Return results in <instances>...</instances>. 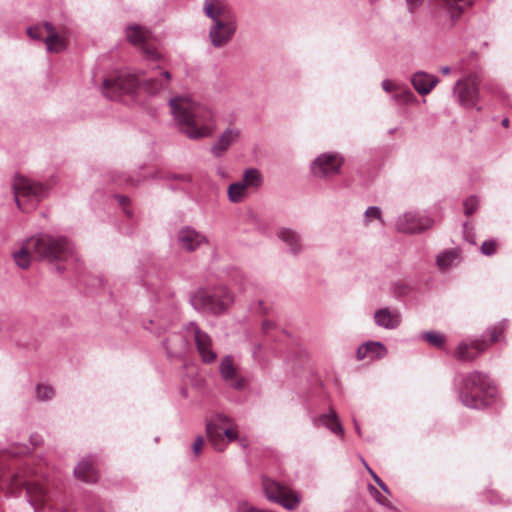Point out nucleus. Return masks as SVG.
I'll use <instances>...</instances> for the list:
<instances>
[{"label":"nucleus","instance_id":"obj_25","mask_svg":"<svg viewBox=\"0 0 512 512\" xmlns=\"http://www.w3.org/2000/svg\"><path fill=\"white\" fill-rule=\"evenodd\" d=\"M438 82V77L425 71H417L411 76V84L420 95L429 94Z\"/></svg>","mask_w":512,"mask_h":512},{"label":"nucleus","instance_id":"obj_43","mask_svg":"<svg viewBox=\"0 0 512 512\" xmlns=\"http://www.w3.org/2000/svg\"><path fill=\"white\" fill-rule=\"evenodd\" d=\"M369 490H370L371 495L374 497V499L379 504H381L382 506H385L387 508H390V509L393 508V505L389 501V499L386 496H383L375 487H373L372 485H369Z\"/></svg>","mask_w":512,"mask_h":512},{"label":"nucleus","instance_id":"obj_57","mask_svg":"<svg viewBox=\"0 0 512 512\" xmlns=\"http://www.w3.org/2000/svg\"><path fill=\"white\" fill-rule=\"evenodd\" d=\"M457 256V251L456 250H451L450 249V264L452 263L453 259L456 258Z\"/></svg>","mask_w":512,"mask_h":512},{"label":"nucleus","instance_id":"obj_19","mask_svg":"<svg viewBox=\"0 0 512 512\" xmlns=\"http://www.w3.org/2000/svg\"><path fill=\"white\" fill-rule=\"evenodd\" d=\"M488 345L484 339L480 338L464 340L455 349V357L464 362L473 361L487 349Z\"/></svg>","mask_w":512,"mask_h":512},{"label":"nucleus","instance_id":"obj_8","mask_svg":"<svg viewBox=\"0 0 512 512\" xmlns=\"http://www.w3.org/2000/svg\"><path fill=\"white\" fill-rule=\"evenodd\" d=\"M261 487L268 501L279 504L286 510L294 511L301 504L302 497L299 492L274 479L263 476Z\"/></svg>","mask_w":512,"mask_h":512},{"label":"nucleus","instance_id":"obj_18","mask_svg":"<svg viewBox=\"0 0 512 512\" xmlns=\"http://www.w3.org/2000/svg\"><path fill=\"white\" fill-rule=\"evenodd\" d=\"M178 245L187 252H193L208 242L207 237L190 226L182 227L177 234Z\"/></svg>","mask_w":512,"mask_h":512},{"label":"nucleus","instance_id":"obj_47","mask_svg":"<svg viewBox=\"0 0 512 512\" xmlns=\"http://www.w3.org/2000/svg\"><path fill=\"white\" fill-rule=\"evenodd\" d=\"M436 265L443 272H445L447 270V268H448V250H444L438 254V256L436 258Z\"/></svg>","mask_w":512,"mask_h":512},{"label":"nucleus","instance_id":"obj_59","mask_svg":"<svg viewBox=\"0 0 512 512\" xmlns=\"http://www.w3.org/2000/svg\"><path fill=\"white\" fill-rule=\"evenodd\" d=\"M354 426H355V430H356L357 434L361 435L360 426H359V424L357 423V421L355 419H354Z\"/></svg>","mask_w":512,"mask_h":512},{"label":"nucleus","instance_id":"obj_5","mask_svg":"<svg viewBox=\"0 0 512 512\" xmlns=\"http://www.w3.org/2000/svg\"><path fill=\"white\" fill-rule=\"evenodd\" d=\"M458 392L461 403L473 409H483L490 406L498 394L492 380L479 371L462 376Z\"/></svg>","mask_w":512,"mask_h":512},{"label":"nucleus","instance_id":"obj_3","mask_svg":"<svg viewBox=\"0 0 512 512\" xmlns=\"http://www.w3.org/2000/svg\"><path fill=\"white\" fill-rule=\"evenodd\" d=\"M74 255V246L65 236L39 233L25 239L13 259L19 268L27 269L31 260H43L51 264L68 261Z\"/></svg>","mask_w":512,"mask_h":512},{"label":"nucleus","instance_id":"obj_15","mask_svg":"<svg viewBox=\"0 0 512 512\" xmlns=\"http://www.w3.org/2000/svg\"><path fill=\"white\" fill-rule=\"evenodd\" d=\"M203 13L212 20V23L237 19L232 8L224 0H204Z\"/></svg>","mask_w":512,"mask_h":512},{"label":"nucleus","instance_id":"obj_20","mask_svg":"<svg viewBox=\"0 0 512 512\" xmlns=\"http://www.w3.org/2000/svg\"><path fill=\"white\" fill-rule=\"evenodd\" d=\"M219 372L222 379L231 388L235 390H242L245 387V379L238 374L237 369L234 366L233 356L226 355L222 358L219 365Z\"/></svg>","mask_w":512,"mask_h":512},{"label":"nucleus","instance_id":"obj_13","mask_svg":"<svg viewBox=\"0 0 512 512\" xmlns=\"http://www.w3.org/2000/svg\"><path fill=\"white\" fill-rule=\"evenodd\" d=\"M458 102L464 107H472L478 96V83L475 76L458 81L453 89Z\"/></svg>","mask_w":512,"mask_h":512},{"label":"nucleus","instance_id":"obj_32","mask_svg":"<svg viewBox=\"0 0 512 512\" xmlns=\"http://www.w3.org/2000/svg\"><path fill=\"white\" fill-rule=\"evenodd\" d=\"M246 188V184L241 181L230 184L227 191L229 200L240 203L244 199Z\"/></svg>","mask_w":512,"mask_h":512},{"label":"nucleus","instance_id":"obj_29","mask_svg":"<svg viewBox=\"0 0 512 512\" xmlns=\"http://www.w3.org/2000/svg\"><path fill=\"white\" fill-rule=\"evenodd\" d=\"M184 330L187 335L193 338L197 350H203L204 347L213 345V341L210 335L207 332L201 330L196 322L191 321L187 323L184 326Z\"/></svg>","mask_w":512,"mask_h":512},{"label":"nucleus","instance_id":"obj_40","mask_svg":"<svg viewBox=\"0 0 512 512\" xmlns=\"http://www.w3.org/2000/svg\"><path fill=\"white\" fill-rule=\"evenodd\" d=\"M28 36L33 40H43L47 35L45 23L43 25H35L27 29Z\"/></svg>","mask_w":512,"mask_h":512},{"label":"nucleus","instance_id":"obj_27","mask_svg":"<svg viewBox=\"0 0 512 512\" xmlns=\"http://www.w3.org/2000/svg\"><path fill=\"white\" fill-rule=\"evenodd\" d=\"M388 353L386 346L380 341H367L357 349L356 356L358 360H363L369 356L371 359H382Z\"/></svg>","mask_w":512,"mask_h":512},{"label":"nucleus","instance_id":"obj_46","mask_svg":"<svg viewBox=\"0 0 512 512\" xmlns=\"http://www.w3.org/2000/svg\"><path fill=\"white\" fill-rule=\"evenodd\" d=\"M222 432V438H226L228 442H233L238 439V431L236 427H233L232 425L227 426Z\"/></svg>","mask_w":512,"mask_h":512},{"label":"nucleus","instance_id":"obj_10","mask_svg":"<svg viewBox=\"0 0 512 512\" xmlns=\"http://www.w3.org/2000/svg\"><path fill=\"white\" fill-rule=\"evenodd\" d=\"M432 223L433 221L424 213L409 211L397 218L395 228L401 233L415 234L430 228Z\"/></svg>","mask_w":512,"mask_h":512},{"label":"nucleus","instance_id":"obj_56","mask_svg":"<svg viewBox=\"0 0 512 512\" xmlns=\"http://www.w3.org/2000/svg\"><path fill=\"white\" fill-rule=\"evenodd\" d=\"M172 178L180 180V181H183V182H190L191 181V178L188 175H173Z\"/></svg>","mask_w":512,"mask_h":512},{"label":"nucleus","instance_id":"obj_33","mask_svg":"<svg viewBox=\"0 0 512 512\" xmlns=\"http://www.w3.org/2000/svg\"><path fill=\"white\" fill-rule=\"evenodd\" d=\"M392 98L400 105L410 104L417 101L416 96L409 88H403L395 91Z\"/></svg>","mask_w":512,"mask_h":512},{"label":"nucleus","instance_id":"obj_12","mask_svg":"<svg viewBox=\"0 0 512 512\" xmlns=\"http://www.w3.org/2000/svg\"><path fill=\"white\" fill-rule=\"evenodd\" d=\"M237 31V19L218 21L212 23L209 28V40L214 48L226 46L234 37Z\"/></svg>","mask_w":512,"mask_h":512},{"label":"nucleus","instance_id":"obj_22","mask_svg":"<svg viewBox=\"0 0 512 512\" xmlns=\"http://www.w3.org/2000/svg\"><path fill=\"white\" fill-rule=\"evenodd\" d=\"M373 320L375 325L380 328L395 330L402 322V315L397 309L382 307L374 312Z\"/></svg>","mask_w":512,"mask_h":512},{"label":"nucleus","instance_id":"obj_14","mask_svg":"<svg viewBox=\"0 0 512 512\" xmlns=\"http://www.w3.org/2000/svg\"><path fill=\"white\" fill-rule=\"evenodd\" d=\"M161 345L167 357L172 359L183 357L188 350L189 342L183 333L171 332L161 339Z\"/></svg>","mask_w":512,"mask_h":512},{"label":"nucleus","instance_id":"obj_28","mask_svg":"<svg viewBox=\"0 0 512 512\" xmlns=\"http://www.w3.org/2000/svg\"><path fill=\"white\" fill-rule=\"evenodd\" d=\"M184 330L187 335L193 338L197 350H203L204 347L213 345V341L210 335L207 332L201 330L196 322L191 321L187 323L184 326Z\"/></svg>","mask_w":512,"mask_h":512},{"label":"nucleus","instance_id":"obj_11","mask_svg":"<svg viewBox=\"0 0 512 512\" xmlns=\"http://www.w3.org/2000/svg\"><path fill=\"white\" fill-rule=\"evenodd\" d=\"M230 425L232 420L223 413H215L206 421V434L215 450L221 452L226 448L221 430Z\"/></svg>","mask_w":512,"mask_h":512},{"label":"nucleus","instance_id":"obj_55","mask_svg":"<svg viewBox=\"0 0 512 512\" xmlns=\"http://www.w3.org/2000/svg\"><path fill=\"white\" fill-rule=\"evenodd\" d=\"M405 1L408 6V10L410 12H413L415 9L420 7V5L423 3V0H405Z\"/></svg>","mask_w":512,"mask_h":512},{"label":"nucleus","instance_id":"obj_49","mask_svg":"<svg viewBox=\"0 0 512 512\" xmlns=\"http://www.w3.org/2000/svg\"><path fill=\"white\" fill-rule=\"evenodd\" d=\"M276 327L275 323L271 320H264L261 324V330L264 335H268L271 330Z\"/></svg>","mask_w":512,"mask_h":512},{"label":"nucleus","instance_id":"obj_42","mask_svg":"<svg viewBox=\"0 0 512 512\" xmlns=\"http://www.w3.org/2000/svg\"><path fill=\"white\" fill-rule=\"evenodd\" d=\"M478 205H479V201L476 196H470L469 198H467L463 202L465 215L469 216V215L473 214L477 210Z\"/></svg>","mask_w":512,"mask_h":512},{"label":"nucleus","instance_id":"obj_60","mask_svg":"<svg viewBox=\"0 0 512 512\" xmlns=\"http://www.w3.org/2000/svg\"><path fill=\"white\" fill-rule=\"evenodd\" d=\"M509 119L508 118H504L501 122V124L504 126V127H508L509 126Z\"/></svg>","mask_w":512,"mask_h":512},{"label":"nucleus","instance_id":"obj_45","mask_svg":"<svg viewBox=\"0 0 512 512\" xmlns=\"http://www.w3.org/2000/svg\"><path fill=\"white\" fill-rule=\"evenodd\" d=\"M496 246L495 240L484 241L481 245V252L486 256L494 255L496 253Z\"/></svg>","mask_w":512,"mask_h":512},{"label":"nucleus","instance_id":"obj_53","mask_svg":"<svg viewBox=\"0 0 512 512\" xmlns=\"http://www.w3.org/2000/svg\"><path fill=\"white\" fill-rule=\"evenodd\" d=\"M382 89L385 92L390 93L392 91H396V86L390 80L385 79L384 81H382Z\"/></svg>","mask_w":512,"mask_h":512},{"label":"nucleus","instance_id":"obj_50","mask_svg":"<svg viewBox=\"0 0 512 512\" xmlns=\"http://www.w3.org/2000/svg\"><path fill=\"white\" fill-rule=\"evenodd\" d=\"M120 206L123 208L124 212L129 216L131 217L132 213L130 210L127 209V205L129 203V199L125 196H122V195H118L116 196Z\"/></svg>","mask_w":512,"mask_h":512},{"label":"nucleus","instance_id":"obj_24","mask_svg":"<svg viewBox=\"0 0 512 512\" xmlns=\"http://www.w3.org/2000/svg\"><path fill=\"white\" fill-rule=\"evenodd\" d=\"M74 475L77 479L88 484L97 482L99 473L95 467L94 459L91 456L82 459L74 468Z\"/></svg>","mask_w":512,"mask_h":512},{"label":"nucleus","instance_id":"obj_64","mask_svg":"<svg viewBox=\"0 0 512 512\" xmlns=\"http://www.w3.org/2000/svg\"><path fill=\"white\" fill-rule=\"evenodd\" d=\"M395 131H396V128L390 129V130H389V134L391 135V134H393Z\"/></svg>","mask_w":512,"mask_h":512},{"label":"nucleus","instance_id":"obj_36","mask_svg":"<svg viewBox=\"0 0 512 512\" xmlns=\"http://www.w3.org/2000/svg\"><path fill=\"white\" fill-rule=\"evenodd\" d=\"M55 395L54 388L46 384H38L36 386V397L38 400L48 401Z\"/></svg>","mask_w":512,"mask_h":512},{"label":"nucleus","instance_id":"obj_21","mask_svg":"<svg viewBox=\"0 0 512 512\" xmlns=\"http://www.w3.org/2000/svg\"><path fill=\"white\" fill-rule=\"evenodd\" d=\"M241 135V130L235 126H228L211 146L210 151L216 158L222 157L231 145L236 143Z\"/></svg>","mask_w":512,"mask_h":512},{"label":"nucleus","instance_id":"obj_37","mask_svg":"<svg viewBox=\"0 0 512 512\" xmlns=\"http://www.w3.org/2000/svg\"><path fill=\"white\" fill-rule=\"evenodd\" d=\"M372 220H379L383 223L382 220V210L378 206H370L364 212V224L367 226Z\"/></svg>","mask_w":512,"mask_h":512},{"label":"nucleus","instance_id":"obj_1","mask_svg":"<svg viewBox=\"0 0 512 512\" xmlns=\"http://www.w3.org/2000/svg\"><path fill=\"white\" fill-rule=\"evenodd\" d=\"M31 452V448L24 444L10 446L0 453V488L7 490L11 495H18L22 488H26V494L30 505L35 512L50 504L51 508L62 512H69L68 504L63 503L58 489H51L48 480L31 481L33 475H42L41 468L32 469L25 464L20 467L15 457Z\"/></svg>","mask_w":512,"mask_h":512},{"label":"nucleus","instance_id":"obj_39","mask_svg":"<svg viewBox=\"0 0 512 512\" xmlns=\"http://www.w3.org/2000/svg\"><path fill=\"white\" fill-rule=\"evenodd\" d=\"M198 354L205 364H212L217 359V353L213 350V345H209L203 348V350H197Z\"/></svg>","mask_w":512,"mask_h":512},{"label":"nucleus","instance_id":"obj_44","mask_svg":"<svg viewBox=\"0 0 512 512\" xmlns=\"http://www.w3.org/2000/svg\"><path fill=\"white\" fill-rule=\"evenodd\" d=\"M366 469L368 470L369 474L373 478V480L376 482V484L381 488L383 492H385L387 495H391V491L388 488V486L380 479V477L368 466L367 463H365Z\"/></svg>","mask_w":512,"mask_h":512},{"label":"nucleus","instance_id":"obj_52","mask_svg":"<svg viewBox=\"0 0 512 512\" xmlns=\"http://www.w3.org/2000/svg\"><path fill=\"white\" fill-rule=\"evenodd\" d=\"M29 441L32 448H36L42 444L43 438L38 433H33L30 435Z\"/></svg>","mask_w":512,"mask_h":512},{"label":"nucleus","instance_id":"obj_2","mask_svg":"<svg viewBox=\"0 0 512 512\" xmlns=\"http://www.w3.org/2000/svg\"><path fill=\"white\" fill-rule=\"evenodd\" d=\"M171 74L159 66L149 72L129 70L116 71L103 80L102 92L110 100H122L123 96L134 97L138 88L147 94L155 96L169 87Z\"/></svg>","mask_w":512,"mask_h":512},{"label":"nucleus","instance_id":"obj_48","mask_svg":"<svg viewBox=\"0 0 512 512\" xmlns=\"http://www.w3.org/2000/svg\"><path fill=\"white\" fill-rule=\"evenodd\" d=\"M429 4L435 13L441 10L445 12L447 10L448 0H429Z\"/></svg>","mask_w":512,"mask_h":512},{"label":"nucleus","instance_id":"obj_62","mask_svg":"<svg viewBox=\"0 0 512 512\" xmlns=\"http://www.w3.org/2000/svg\"><path fill=\"white\" fill-rule=\"evenodd\" d=\"M441 71H442L443 74H448V72H449L448 66L442 67Z\"/></svg>","mask_w":512,"mask_h":512},{"label":"nucleus","instance_id":"obj_34","mask_svg":"<svg viewBox=\"0 0 512 512\" xmlns=\"http://www.w3.org/2000/svg\"><path fill=\"white\" fill-rule=\"evenodd\" d=\"M241 182L246 184V187H258L262 183V177L257 169L249 168L245 170Z\"/></svg>","mask_w":512,"mask_h":512},{"label":"nucleus","instance_id":"obj_61","mask_svg":"<svg viewBox=\"0 0 512 512\" xmlns=\"http://www.w3.org/2000/svg\"><path fill=\"white\" fill-rule=\"evenodd\" d=\"M217 173H218L221 177H224V176H225V172H224V170H223L222 168H220V167L217 169Z\"/></svg>","mask_w":512,"mask_h":512},{"label":"nucleus","instance_id":"obj_30","mask_svg":"<svg viewBox=\"0 0 512 512\" xmlns=\"http://www.w3.org/2000/svg\"><path fill=\"white\" fill-rule=\"evenodd\" d=\"M47 35L44 38L47 50L49 52L59 53L66 48V40L55 32L50 22H45Z\"/></svg>","mask_w":512,"mask_h":512},{"label":"nucleus","instance_id":"obj_35","mask_svg":"<svg viewBox=\"0 0 512 512\" xmlns=\"http://www.w3.org/2000/svg\"><path fill=\"white\" fill-rule=\"evenodd\" d=\"M421 338L436 348L444 347L445 342H446L445 335L434 332V331H428V332L422 333Z\"/></svg>","mask_w":512,"mask_h":512},{"label":"nucleus","instance_id":"obj_31","mask_svg":"<svg viewBox=\"0 0 512 512\" xmlns=\"http://www.w3.org/2000/svg\"><path fill=\"white\" fill-rule=\"evenodd\" d=\"M473 4L474 0H450V20L458 19Z\"/></svg>","mask_w":512,"mask_h":512},{"label":"nucleus","instance_id":"obj_4","mask_svg":"<svg viewBox=\"0 0 512 512\" xmlns=\"http://www.w3.org/2000/svg\"><path fill=\"white\" fill-rule=\"evenodd\" d=\"M168 104L174 119L187 137L197 140L212 135L215 121L209 108L186 96L173 97Z\"/></svg>","mask_w":512,"mask_h":512},{"label":"nucleus","instance_id":"obj_23","mask_svg":"<svg viewBox=\"0 0 512 512\" xmlns=\"http://www.w3.org/2000/svg\"><path fill=\"white\" fill-rule=\"evenodd\" d=\"M311 421L315 427L324 426L332 433L343 437L344 429L335 410L330 409L328 413L313 416Z\"/></svg>","mask_w":512,"mask_h":512},{"label":"nucleus","instance_id":"obj_9","mask_svg":"<svg viewBox=\"0 0 512 512\" xmlns=\"http://www.w3.org/2000/svg\"><path fill=\"white\" fill-rule=\"evenodd\" d=\"M344 163V159L337 153H323L311 164V172L317 178H331L337 175Z\"/></svg>","mask_w":512,"mask_h":512},{"label":"nucleus","instance_id":"obj_63","mask_svg":"<svg viewBox=\"0 0 512 512\" xmlns=\"http://www.w3.org/2000/svg\"><path fill=\"white\" fill-rule=\"evenodd\" d=\"M240 444H241V446H242L243 448H245V447H246V445H247V444H246V441H245L244 439L240 440Z\"/></svg>","mask_w":512,"mask_h":512},{"label":"nucleus","instance_id":"obj_41","mask_svg":"<svg viewBox=\"0 0 512 512\" xmlns=\"http://www.w3.org/2000/svg\"><path fill=\"white\" fill-rule=\"evenodd\" d=\"M252 310L254 313L267 315L272 311V305L263 300H258L252 305Z\"/></svg>","mask_w":512,"mask_h":512},{"label":"nucleus","instance_id":"obj_7","mask_svg":"<svg viewBox=\"0 0 512 512\" xmlns=\"http://www.w3.org/2000/svg\"><path fill=\"white\" fill-rule=\"evenodd\" d=\"M233 302V293L224 285L199 288L190 295V304L196 311L215 316L225 313Z\"/></svg>","mask_w":512,"mask_h":512},{"label":"nucleus","instance_id":"obj_54","mask_svg":"<svg viewBox=\"0 0 512 512\" xmlns=\"http://www.w3.org/2000/svg\"><path fill=\"white\" fill-rule=\"evenodd\" d=\"M487 501L493 505L502 503L501 498L495 492H489L487 494Z\"/></svg>","mask_w":512,"mask_h":512},{"label":"nucleus","instance_id":"obj_26","mask_svg":"<svg viewBox=\"0 0 512 512\" xmlns=\"http://www.w3.org/2000/svg\"><path fill=\"white\" fill-rule=\"evenodd\" d=\"M277 236L288 247L291 254L298 255L302 252V238L296 230L282 227L277 231Z\"/></svg>","mask_w":512,"mask_h":512},{"label":"nucleus","instance_id":"obj_51","mask_svg":"<svg viewBox=\"0 0 512 512\" xmlns=\"http://www.w3.org/2000/svg\"><path fill=\"white\" fill-rule=\"evenodd\" d=\"M204 444V439L202 436H198L194 443H193V446H192V449H193V452L195 455H199L201 450H202V446Z\"/></svg>","mask_w":512,"mask_h":512},{"label":"nucleus","instance_id":"obj_16","mask_svg":"<svg viewBox=\"0 0 512 512\" xmlns=\"http://www.w3.org/2000/svg\"><path fill=\"white\" fill-rule=\"evenodd\" d=\"M127 40L135 45L140 46L149 60H158L160 58L156 49L147 45L148 32L139 25H130L126 30Z\"/></svg>","mask_w":512,"mask_h":512},{"label":"nucleus","instance_id":"obj_17","mask_svg":"<svg viewBox=\"0 0 512 512\" xmlns=\"http://www.w3.org/2000/svg\"><path fill=\"white\" fill-rule=\"evenodd\" d=\"M389 292L394 299L404 302L408 298H415L421 289L416 280L403 278L391 282Z\"/></svg>","mask_w":512,"mask_h":512},{"label":"nucleus","instance_id":"obj_58","mask_svg":"<svg viewBox=\"0 0 512 512\" xmlns=\"http://www.w3.org/2000/svg\"><path fill=\"white\" fill-rule=\"evenodd\" d=\"M262 348V345L261 344H257L254 348V351H253V357L255 358L256 357V354L258 351H260Z\"/></svg>","mask_w":512,"mask_h":512},{"label":"nucleus","instance_id":"obj_38","mask_svg":"<svg viewBox=\"0 0 512 512\" xmlns=\"http://www.w3.org/2000/svg\"><path fill=\"white\" fill-rule=\"evenodd\" d=\"M505 328H506V321H502L495 326L489 327L487 329V333L490 337V343L499 341Z\"/></svg>","mask_w":512,"mask_h":512},{"label":"nucleus","instance_id":"obj_6","mask_svg":"<svg viewBox=\"0 0 512 512\" xmlns=\"http://www.w3.org/2000/svg\"><path fill=\"white\" fill-rule=\"evenodd\" d=\"M56 182L55 176H51L45 181L22 175L15 176L11 188L17 207L24 212L34 209L40 201L49 195Z\"/></svg>","mask_w":512,"mask_h":512}]
</instances>
